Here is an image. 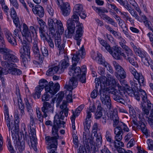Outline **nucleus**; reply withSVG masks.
Returning a JSON list of instances; mask_svg holds the SVG:
<instances>
[{
	"label": "nucleus",
	"instance_id": "33",
	"mask_svg": "<svg viewBox=\"0 0 153 153\" xmlns=\"http://www.w3.org/2000/svg\"><path fill=\"white\" fill-rule=\"evenodd\" d=\"M12 122H11V124L10 123V127H8V128L9 131H10V130H11V132L12 133V130L14 132H15L16 133H18L19 132V125H18V127L17 128H16V123H15Z\"/></svg>",
	"mask_w": 153,
	"mask_h": 153
},
{
	"label": "nucleus",
	"instance_id": "9",
	"mask_svg": "<svg viewBox=\"0 0 153 153\" xmlns=\"http://www.w3.org/2000/svg\"><path fill=\"white\" fill-rule=\"evenodd\" d=\"M36 118L33 114L30 115V124L29 126L30 133V138L31 144V147L33 148L35 151H37V138L36 137L35 128L33 126H34L35 120H36Z\"/></svg>",
	"mask_w": 153,
	"mask_h": 153
},
{
	"label": "nucleus",
	"instance_id": "25",
	"mask_svg": "<svg viewBox=\"0 0 153 153\" xmlns=\"http://www.w3.org/2000/svg\"><path fill=\"white\" fill-rule=\"evenodd\" d=\"M61 71L60 67L58 65L52 66L49 68L48 70L47 71L46 74L49 76H52L56 73L60 74L62 73V71Z\"/></svg>",
	"mask_w": 153,
	"mask_h": 153
},
{
	"label": "nucleus",
	"instance_id": "13",
	"mask_svg": "<svg viewBox=\"0 0 153 153\" xmlns=\"http://www.w3.org/2000/svg\"><path fill=\"white\" fill-rule=\"evenodd\" d=\"M121 48L118 46H113L112 48L110 47L107 51L112 55L113 57L117 60H122V56L126 59V56L122 52Z\"/></svg>",
	"mask_w": 153,
	"mask_h": 153
},
{
	"label": "nucleus",
	"instance_id": "56",
	"mask_svg": "<svg viewBox=\"0 0 153 153\" xmlns=\"http://www.w3.org/2000/svg\"><path fill=\"white\" fill-rule=\"evenodd\" d=\"M54 42L56 47H59V45L61 44L62 43L61 39L59 37H55Z\"/></svg>",
	"mask_w": 153,
	"mask_h": 153
},
{
	"label": "nucleus",
	"instance_id": "8",
	"mask_svg": "<svg viewBox=\"0 0 153 153\" xmlns=\"http://www.w3.org/2000/svg\"><path fill=\"white\" fill-rule=\"evenodd\" d=\"M38 41L34 40L33 43L32 50L36 59L38 60L40 62L42 63L43 61L44 56L46 57L48 56V52L47 48L45 46H43L41 48L42 53V55H41L38 47Z\"/></svg>",
	"mask_w": 153,
	"mask_h": 153
},
{
	"label": "nucleus",
	"instance_id": "40",
	"mask_svg": "<svg viewBox=\"0 0 153 153\" xmlns=\"http://www.w3.org/2000/svg\"><path fill=\"white\" fill-rule=\"evenodd\" d=\"M95 10L100 16H101V15L103 13L108 12V10L104 8H101V7H96Z\"/></svg>",
	"mask_w": 153,
	"mask_h": 153
},
{
	"label": "nucleus",
	"instance_id": "12",
	"mask_svg": "<svg viewBox=\"0 0 153 153\" xmlns=\"http://www.w3.org/2000/svg\"><path fill=\"white\" fill-rule=\"evenodd\" d=\"M22 27L23 29L22 33L23 36L25 37L28 41H31L32 37L34 36V33H36L37 30L32 26H30L29 29L27 25L25 23L23 24Z\"/></svg>",
	"mask_w": 153,
	"mask_h": 153
},
{
	"label": "nucleus",
	"instance_id": "21",
	"mask_svg": "<svg viewBox=\"0 0 153 153\" xmlns=\"http://www.w3.org/2000/svg\"><path fill=\"white\" fill-rule=\"evenodd\" d=\"M107 76V78L104 76V78L101 79L102 83H103L104 87H106L107 86H114L116 84V80L113 76L109 74Z\"/></svg>",
	"mask_w": 153,
	"mask_h": 153
},
{
	"label": "nucleus",
	"instance_id": "23",
	"mask_svg": "<svg viewBox=\"0 0 153 153\" xmlns=\"http://www.w3.org/2000/svg\"><path fill=\"white\" fill-rule=\"evenodd\" d=\"M32 11L34 14L42 18L44 16L45 11L43 8L39 5H36L32 8Z\"/></svg>",
	"mask_w": 153,
	"mask_h": 153
},
{
	"label": "nucleus",
	"instance_id": "35",
	"mask_svg": "<svg viewBox=\"0 0 153 153\" xmlns=\"http://www.w3.org/2000/svg\"><path fill=\"white\" fill-rule=\"evenodd\" d=\"M18 105L19 107V109L20 111V114L22 116L25 114L24 109L25 106L24 103L22 102V99L18 100Z\"/></svg>",
	"mask_w": 153,
	"mask_h": 153
},
{
	"label": "nucleus",
	"instance_id": "53",
	"mask_svg": "<svg viewBox=\"0 0 153 153\" xmlns=\"http://www.w3.org/2000/svg\"><path fill=\"white\" fill-rule=\"evenodd\" d=\"M91 122V120H88L85 119V121L83 123L85 129L86 128V129H88V130L89 129L90 127V124Z\"/></svg>",
	"mask_w": 153,
	"mask_h": 153
},
{
	"label": "nucleus",
	"instance_id": "55",
	"mask_svg": "<svg viewBox=\"0 0 153 153\" xmlns=\"http://www.w3.org/2000/svg\"><path fill=\"white\" fill-rule=\"evenodd\" d=\"M104 66L110 73L111 74L113 73L114 71L113 70L112 67L108 63H105Z\"/></svg>",
	"mask_w": 153,
	"mask_h": 153
},
{
	"label": "nucleus",
	"instance_id": "26",
	"mask_svg": "<svg viewBox=\"0 0 153 153\" xmlns=\"http://www.w3.org/2000/svg\"><path fill=\"white\" fill-rule=\"evenodd\" d=\"M60 9L62 13L64 16L68 15L70 12V7L68 2H63Z\"/></svg>",
	"mask_w": 153,
	"mask_h": 153
},
{
	"label": "nucleus",
	"instance_id": "6",
	"mask_svg": "<svg viewBox=\"0 0 153 153\" xmlns=\"http://www.w3.org/2000/svg\"><path fill=\"white\" fill-rule=\"evenodd\" d=\"M40 87L43 89L45 88V91L50 92V94L51 95L55 94L59 91L60 85L58 83H56L54 85L52 81H51L48 83L46 80L44 79H40L39 82Z\"/></svg>",
	"mask_w": 153,
	"mask_h": 153
},
{
	"label": "nucleus",
	"instance_id": "3",
	"mask_svg": "<svg viewBox=\"0 0 153 153\" xmlns=\"http://www.w3.org/2000/svg\"><path fill=\"white\" fill-rule=\"evenodd\" d=\"M78 15L82 19H85L86 16L85 12L83 11L82 5L80 4L75 5L73 9V14L71 18H69L67 22L68 30H66L65 32V35L66 38H69L72 37L75 28V23L79 22Z\"/></svg>",
	"mask_w": 153,
	"mask_h": 153
},
{
	"label": "nucleus",
	"instance_id": "32",
	"mask_svg": "<svg viewBox=\"0 0 153 153\" xmlns=\"http://www.w3.org/2000/svg\"><path fill=\"white\" fill-rule=\"evenodd\" d=\"M137 75L135 77V78L137 80L139 83V85H144V78L142 74L140 73L137 74Z\"/></svg>",
	"mask_w": 153,
	"mask_h": 153
},
{
	"label": "nucleus",
	"instance_id": "62",
	"mask_svg": "<svg viewBox=\"0 0 153 153\" xmlns=\"http://www.w3.org/2000/svg\"><path fill=\"white\" fill-rule=\"evenodd\" d=\"M98 92L97 90H94L91 93V97L93 99L95 98L97 96Z\"/></svg>",
	"mask_w": 153,
	"mask_h": 153
},
{
	"label": "nucleus",
	"instance_id": "47",
	"mask_svg": "<svg viewBox=\"0 0 153 153\" xmlns=\"http://www.w3.org/2000/svg\"><path fill=\"white\" fill-rule=\"evenodd\" d=\"M58 96L57 99V102L59 104H60L64 96V93L62 92H61L58 94Z\"/></svg>",
	"mask_w": 153,
	"mask_h": 153
},
{
	"label": "nucleus",
	"instance_id": "54",
	"mask_svg": "<svg viewBox=\"0 0 153 153\" xmlns=\"http://www.w3.org/2000/svg\"><path fill=\"white\" fill-rule=\"evenodd\" d=\"M10 51V49L6 48H0V53L3 54V55H6Z\"/></svg>",
	"mask_w": 153,
	"mask_h": 153
},
{
	"label": "nucleus",
	"instance_id": "28",
	"mask_svg": "<svg viewBox=\"0 0 153 153\" xmlns=\"http://www.w3.org/2000/svg\"><path fill=\"white\" fill-rule=\"evenodd\" d=\"M110 113V114L111 116V119L113 120V126L114 127H116V126H118V124L120 122H121L119 121V118L117 115V112L116 110H113V113L111 114Z\"/></svg>",
	"mask_w": 153,
	"mask_h": 153
},
{
	"label": "nucleus",
	"instance_id": "36",
	"mask_svg": "<svg viewBox=\"0 0 153 153\" xmlns=\"http://www.w3.org/2000/svg\"><path fill=\"white\" fill-rule=\"evenodd\" d=\"M43 90L42 88L37 86L36 87L35 89V93L33 94L34 97L36 98L37 96V98L39 99L40 98L41 94V92Z\"/></svg>",
	"mask_w": 153,
	"mask_h": 153
},
{
	"label": "nucleus",
	"instance_id": "20",
	"mask_svg": "<svg viewBox=\"0 0 153 153\" xmlns=\"http://www.w3.org/2000/svg\"><path fill=\"white\" fill-rule=\"evenodd\" d=\"M140 121L138 123L136 122L135 120L132 121L133 123L137 126L138 128L140 129L142 132L145 135H147L148 134V130L145 125L144 122L145 121L144 117L142 118L139 117Z\"/></svg>",
	"mask_w": 153,
	"mask_h": 153
},
{
	"label": "nucleus",
	"instance_id": "41",
	"mask_svg": "<svg viewBox=\"0 0 153 153\" xmlns=\"http://www.w3.org/2000/svg\"><path fill=\"white\" fill-rule=\"evenodd\" d=\"M122 48L126 51V53L127 54L128 56H132L133 53H132V51L128 48V46L125 45Z\"/></svg>",
	"mask_w": 153,
	"mask_h": 153
},
{
	"label": "nucleus",
	"instance_id": "22",
	"mask_svg": "<svg viewBox=\"0 0 153 153\" xmlns=\"http://www.w3.org/2000/svg\"><path fill=\"white\" fill-rule=\"evenodd\" d=\"M113 63L115 69L117 71V77H119L122 79L125 78L126 75L124 69L115 61H113Z\"/></svg>",
	"mask_w": 153,
	"mask_h": 153
},
{
	"label": "nucleus",
	"instance_id": "38",
	"mask_svg": "<svg viewBox=\"0 0 153 153\" xmlns=\"http://www.w3.org/2000/svg\"><path fill=\"white\" fill-rule=\"evenodd\" d=\"M117 133L116 132V135L115 137V140L117 142L120 141L123 138L122 135L123 132L120 131H117Z\"/></svg>",
	"mask_w": 153,
	"mask_h": 153
},
{
	"label": "nucleus",
	"instance_id": "2",
	"mask_svg": "<svg viewBox=\"0 0 153 153\" xmlns=\"http://www.w3.org/2000/svg\"><path fill=\"white\" fill-rule=\"evenodd\" d=\"M63 111L60 112L59 114H56L54 118L53 125L52 128V136H46L45 137L46 140L48 142L47 148L48 149L55 148L56 149L58 145V139L59 138L58 134V129L61 127L64 128L65 122L60 120H63L64 116L62 115Z\"/></svg>",
	"mask_w": 153,
	"mask_h": 153
},
{
	"label": "nucleus",
	"instance_id": "4",
	"mask_svg": "<svg viewBox=\"0 0 153 153\" xmlns=\"http://www.w3.org/2000/svg\"><path fill=\"white\" fill-rule=\"evenodd\" d=\"M131 87L129 86L125 88V90L128 94L134 96L138 101L140 100V96L142 98L143 102L148 100L146 92L142 89H139L137 84L130 81Z\"/></svg>",
	"mask_w": 153,
	"mask_h": 153
},
{
	"label": "nucleus",
	"instance_id": "31",
	"mask_svg": "<svg viewBox=\"0 0 153 153\" xmlns=\"http://www.w3.org/2000/svg\"><path fill=\"white\" fill-rule=\"evenodd\" d=\"M103 108L100 105H98L97 107V111L95 114V118L96 119L100 118L102 115Z\"/></svg>",
	"mask_w": 153,
	"mask_h": 153
},
{
	"label": "nucleus",
	"instance_id": "46",
	"mask_svg": "<svg viewBox=\"0 0 153 153\" xmlns=\"http://www.w3.org/2000/svg\"><path fill=\"white\" fill-rule=\"evenodd\" d=\"M25 101L27 109L28 112H30V111L32 110V106L31 104L29 102L27 98L25 99Z\"/></svg>",
	"mask_w": 153,
	"mask_h": 153
},
{
	"label": "nucleus",
	"instance_id": "57",
	"mask_svg": "<svg viewBox=\"0 0 153 153\" xmlns=\"http://www.w3.org/2000/svg\"><path fill=\"white\" fill-rule=\"evenodd\" d=\"M79 81L82 83H85L86 82V74L82 73L81 76L79 78Z\"/></svg>",
	"mask_w": 153,
	"mask_h": 153
},
{
	"label": "nucleus",
	"instance_id": "59",
	"mask_svg": "<svg viewBox=\"0 0 153 153\" xmlns=\"http://www.w3.org/2000/svg\"><path fill=\"white\" fill-rule=\"evenodd\" d=\"M119 143L115 142L114 144V148L116 149L119 148L124 146V143L123 142H118Z\"/></svg>",
	"mask_w": 153,
	"mask_h": 153
},
{
	"label": "nucleus",
	"instance_id": "15",
	"mask_svg": "<svg viewBox=\"0 0 153 153\" xmlns=\"http://www.w3.org/2000/svg\"><path fill=\"white\" fill-rule=\"evenodd\" d=\"M76 24L77 29L75 33H74L75 29L74 30V32L73 33L72 35L74 33V39L77 41L76 44L77 45H80L82 39V36L83 33L82 28L83 27V25L82 23H80L79 22L78 23Z\"/></svg>",
	"mask_w": 153,
	"mask_h": 153
},
{
	"label": "nucleus",
	"instance_id": "24",
	"mask_svg": "<svg viewBox=\"0 0 153 153\" xmlns=\"http://www.w3.org/2000/svg\"><path fill=\"white\" fill-rule=\"evenodd\" d=\"M3 57L4 59L8 63L9 62L7 61L14 63H17L19 62V59L17 57L13 54H11L10 51L6 55H3Z\"/></svg>",
	"mask_w": 153,
	"mask_h": 153
},
{
	"label": "nucleus",
	"instance_id": "14",
	"mask_svg": "<svg viewBox=\"0 0 153 153\" xmlns=\"http://www.w3.org/2000/svg\"><path fill=\"white\" fill-rule=\"evenodd\" d=\"M125 88L123 90L120 91L113 89L110 91L113 99L115 101L121 104H124L125 101L123 99V95L125 94Z\"/></svg>",
	"mask_w": 153,
	"mask_h": 153
},
{
	"label": "nucleus",
	"instance_id": "17",
	"mask_svg": "<svg viewBox=\"0 0 153 153\" xmlns=\"http://www.w3.org/2000/svg\"><path fill=\"white\" fill-rule=\"evenodd\" d=\"M2 64L4 66L7 65L8 67H10L9 74L14 75H19L22 73V71L19 69L15 67H17L16 64L13 63H8L7 62H3Z\"/></svg>",
	"mask_w": 153,
	"mask_h": 153
},
{
	"label": "nucleus",
	"instance_id": "37",
	"mask_svg": "<svg viewBox=\"0 0 153 153\" xmlns=\"http://www.w3.org/2000/svg\"><path fill=\"white\" fill-rule=\"evenodd\" d=\"M49 93H50V92L46 91L44 93L42 98V101L44 102L48 101L50 97L52 96L53 95H51V94H51V95H50L49 94Z\"/></svg>",
	"mask_w": 153,
	"mask_h": 153
},
{
	"label": "nucleus",
	"instance_id": "48",
	"mask_svg": "<svg viewBox=\"0 0 153 153\" xmlns=\"http://www.w3.org/2000/svg\"><path fill=\"white\" fill-rule=\"evenodd\" d=\"M59 47H56L58 49L59 51V53H63L64 52V48L65 47V44L64 43H61V44L59 45Z\"/></svg>",
	"mask_w": 153,
	"mask_h": 153
},
{
	"label": "nucleus",
	"instance_id": "50",
	"mask_svg": "<svg viewBox=\"0 0 153 153\" xmlns=\"http://www.w3.org/2000/svg\"><path fill=\"white\" fill-rule=\"evenodd\" d=\"M5 119L6 120L7 125V127H9L10 126V123L11 120L10 118L9 113L4 114Z\"/></svg>",
	"mask_w": 153,
	"mask_h": 153
},
{
	"label": "nucleus",
	"instance_id": "63",
	"mask_svg": "<svg viewBox=\"0 0 153 153\" xmlns=\"http://www.w3.org/2000/svg\"><path fill=\"white\" fill-rule=\"evenodd\" d=\"M136 53L137 55H138L141 57V59L146 56V55L144 52H142L139 50Z\"/></svg>",
	"mask_w": 153,
	"mask_h": 153
},
{
	"label": "nucleus",
	"instance_id": "5",
	"mask_svg": "<svg viewBox=\"0 0 153 153\" xmlns=\"http://www.w3.org/2000/svg\"><path fill=\"white\" fill-rule=\"evenodd\" d=\"M84 146H80L77 150V153H87L85 147L88 149L90 148L89 143L90 144L91 150L92 153H99L98 149L95 145V143L92 137L90 136L88 133L84 132L83 134Z\"/></svg>",
	"mask_w": 153,
	"mask_h": 153
},
{
	"label": "nucleus",
	"instance_id": "19",
	"mask_svg": "<svg viewBox=\"0 0 153 153\" xmlns=\"http://www.w3.org/2000/svg\"><path fill=\"white\" fill-rule=\"evenodd\" d=\"M22 47L20 50L19 52L22 55H27L29 60H30V44L25 40H23L22 42Z\"/></svg>",
	"mask_w": 153,
	"mask_h": 153
},
{
	"label": "nucleus",
	"instance_id": "11",
	"mask_svg": "<svg viewBox=\"0 0 153 153\" xmlns=\"http://www.w3.org/2000/svg\"><path fill=\"white\" fill-rule=\"evenodd\" d=\"M109 89L108 87H104L103 88H101L99 90L100 98L102 103L106 105L108 108L110 109L111 107V101L110 99Z\"/></svg>",
	"mask_w": 153,
	"mask_h": 153
},
{
	"label": "nucleus",
	"instance_id": "34",
	"mask_svg": "<svg viewBox=\"0 0 153 153\" xmlns=\"http://www.w3.org/2000/svg\"><path fill=\"white\" fill-rule=\"evenodd\" d=\"M3 62H6V61H2L1 62V65L5 67V68H3L1 70H0V75L2 76L6 75L8 73H9V70H10V67H8L7 65L5 66H4L2 65V63Z\"/></svg>",
	"mask_w": 153,
	"mask_h": 153
},
{
	"label": "nucleus",
	"instance_id": "16",
	"mask_svg": "<svg viewBox=\"0 0 153 153\" xmlns=\"http://www.w3.org/2000/svg\"><path fill=\"white\" fill-rule=\"evenodd\" d=\"M43 106L41 110L43 113V117L46 118L48 115L53 112V106L52 103H50L46 101H44L42 103Z\"/></svg>",
	"mask_w": 153,
	"mask_h": 153
},
{
	"label": "nucleus",
	"instance_id": "58",
	"mask_svg": "<svg viewBox=\"0 0 153 153\" xmlns=\"http://www.w3.org/2000/svg\"><path fill=\"white\" fill-rule=\"evenodd\" d=\"M105 137L107 141L112 139L111 134L109 131H106L105 135Z\"/></svg>",
	"mask_w": 153,
	"mask_h": 153
},
{
	"label": "nucleus",
	"instance_id": "29",
	"mask_svg": "<svg viewBox=\"0 0 153 153\" xmlns=\"http://www.w3.org/2000/svg\"><path fill=\"white\" fill-rule=\"evenodd\" d=\"M123 130L125 131L128 132L129 130L127 125L124 123L121 122L118 124V126H117L114 129V133L116 134L117 131H119L123 132Z\"/></svg>",
	"mask_w": 153,
	"mask_h": 153
},
{
	"label": "nucleus",
	"instance_id": "44",
	"mask_svg": "<svg viewBox=\"0 0 153 153\" xmlns=\"http://www.w3.org/2000/svg\"><path fill=\"white\" fill-rule=\"evenodd\" d=\"M36 113L37 117L39 119V121L40 122L42 123L43 121V118H45V117H43V114L42 115L41 111H39V110H37V109H36Z\"/></svg>",
	"mask_w": 153,
	"mask_h": 153
},
{
	"label": "nucleus",
	"instance_id": "30",
	"mask_svg": "<svg viewBox=\"0 0 153 153\" xmlns=\"http://www.w3.org/2000/svg\"><path fill=\"white\" fill-rule=\"evenodd\" d=\"M14 144L15 146H16L17 145V147L18 146H19V151H22L24 150L25 148V142L24 140H22L21 141H20L19 138H18V140H14Z\"/></svg>",
	"mask_w": 153,
	"mask_h": 153
},
{
	"label": "nucleus",
	"instance_id": "1",
	"mask_svg": "<svg viewBox=\"0 0 153 153\" xmlns=\"http://www.w3.org/2000/svg\"><path fill=\"white\" fill-rule=\"evenodd\" d=\"M85 52L84 49H82L77 51L76 53L73 54L72 57V65L70 68H69V74L72 76L70 79L68 85L65 84V87L67 89H72L76 88L78 85L76 79L75 77L78 76L81 74L82 72L81 70L79 67H75L79 60L81 57L82 59L85 57Z\"/></svg>",
	"mask_w": 153,
	"mask_h": 153
},
{
	"label": "nucleus",
	"instance_id": "61",
	"mask_svg": "<svg viewBox=\"0 0 153 153\" xmlns=\"http://www.w3.org/2000/svg\"><path fill=\"white\" fill-rule=\"evenodd\" d=\"M84 105H81L79 106L76 110L75 111V113L76 114V115L79 114L81 111H82L83 108H84Z\"/></svg>",
	"mask_w": 153,
	"mask_h": 153
},
{
	"label": "nucleus",
	"instance_id": "42",
	"mask_svg": "<svg viewBox=\"0 0 153 153\" xmlns=\"http://www.w3.org/2000/svg\"><path fill=\"white\" fill-rule=\"evenodd\" d=\"M64 88L67 90L68 91H69V94H68L66 97V100L68 102H73L72 99V90L74 88L72 89H67L64 87Z\"/></svg>",
	"mask_w": 153,
	"mask_h": 153
},
{
	"label": "nucleus",
	"instance_id": "7",
	"mask_svg": "<svg viewBox=\"0 0 153 153\" xmlns=\"http://www.w3.org/2000/svg\"><path fill=\"white\" fill-rule=\"evenodd\" d=\"M49 31V34L51 33L53 36L56 28L59 32L62 33L64 30L62 22L60 20L56 19L49 18L48 25Z\"/></svg>",
	"mask_w": 153,
	"mask_h": 153
},
{
	"label": "nucleus",
	"instance_id": "52",
	"mask_svg": "<svg viewBox=\"0 0 153 153\" xmlns=\"http://www.w3.org/2000/svg\"><path fill=\"white\" fill-rule=\"evenodd\" d=\"M147 143L148 148L149 150H153V141L150 139H148L147 140Z\"/></svg>",
	"mask_w": 153,
	"mask_h": 153
},
{
	"label": "nucleus",
	"instance_id": "18",
	"mask_svg": "<svg viewBox=\"0 0 153 153\" xmlns=\"http://www.w3.org/2000/svg\"><path fill=\"white\" fill-rule=\"evenodd\" d=\"M19 30L17 29H16L14 32V37L12 35L9 31H7L5 33V36L8 41L11 45L13 46H15L17 44L15 37L19 36L18 33Z\"/></svg>",
	"mask_w": 153,
	"mask_h": 153
},
{
	"label": "nucleus",
	"instance_id": "27",
	"mask_svg": "<svg viewBox=\"0 0 153 153\" xmlns=\"http://www.w3.org/2000/svg\"><path fill=\"white\" fill-rule=\"evenodd\" d=\"M69 59L68 56H65L64 59L62 60L59 63L58 66L60 67V71L63 72L64 69L69 65Z\"/></svg>",
	"mask_w": 153,
	"mask_h": 153
},
{
	"label": "nucleus",
	"instance_id": "64",
	"mask_svg": "<svg viewBox=\"0 0 153 153\" xmlns=\"http://www.w3.org/2000/svg\"><path fill=\"white\" fill-rule=\"evenodd\" d=\"M12 18L13 19V22L14 23L16 26V27H18L19 25V22L18 17L17 16H16L15 17Z\"/></svg>",
	"mask_w": 153,
	"mask_h": 153
},
{
	"label": "nucleus",
	"instance_id": "45",
	"mask_svg": "<svg viewBox=\"0 0 153 153\" xmlns=\"http://www.w3.org/2000/svg\"><path fill=\"white\" fill-rule=\"evenodd\" d=\"M45 40L48 42V45L51 48L53 49L54 47V45L51 37H49L48 38H46Z\"/></svg>",
	"mask_w": 153,
	"mask_h": 153
},
{
	"label": "nucleus",
	"instance_id": "49",
	"mask_svg": "<svg viewBox=\"0 0 153 153\" xmlns=\"http://www.w3.org/2000/svg\"><path fill=\"white\" fill-rule=\"evenodd\" d=\"M102 137L101 134H97L96 137V144L98 146L102 144Z\"/></svg>",
	"mask_w": 153,
	"mask_h": 153
},
{
	"label": "nucleus",
	"instance_id": "51",
	"mask_svg": "<svg viewBox=\"0 0 153 153\" xmlns=\"http://www.w3.org/2000/svg\"><path fill=\"white\" fill-rule=\"evenodd\" d=\"M129 71L133 75L134 78L137 75V74L138 73L135 68L132 66H129Z\"/></svg>",
	"mask_w": 153,
	"mask_h": 153
},
{
	"label": "nucleus",
	"instance_id": "60",
	"mask_svg": "<svg viewBox=\"0 0 153 153\" xmlns=\"http://www.w3.org/2000/svg\"><path fill=\"white\" fill-rule=\"evenodd\" d=\"M16 94L18 98V100L20 99H22L21 97V95L20 92V89L18 85H16Z\"/></svg>",
	"mask_w": 153,
	"mask_h": 153
},
{
	"label": "nucleus",
	"instance_id": "10",
	"mask_svg": "<svg viewBox=\"0 0 153 153\" xmlns=\"http://www.w3.org/2000/svg\"><path fill=\"white\" fill-rule=\"evenodd\" d=\"M141 105L143 111L142 115L144 116L146 114L145 117L148 118V121L153 122V105L148 100L142 102Z\"/></svg>",
	"mask_w": 153,
	"mask_h": 153
},
{
	"label": "nucleus",
	"instance_id": "39",
	"mask_svg": "<svg viewBox=\"0 0 153 153\" xmlns=\"http://www.w3.org/2000/svg\"><path fill=\"white\" fill-rule=\"evenodd\" d=\"M98 39L100 43L103 46L105 47V49L107 51L109 49V48H110V46L109 44L107 43V42L100 38H98Z\"/></svg>",
	"mask_w": 153,
	"mask_h": 153
},
{
	"label": "nucleus",
	"instance_id": "43",
	"mask_svg": "<svg viewBox=\"0 0 153 153\" xmlns=\"http://www.w3.org/2000/svg\"><path fill=\"white\" fill-rule=\"evenodd\" d=\"M7 141H8L7 146L9 151L11 153H15L14 149L11 145L10 139H8V136H7Z\"/></svg>",
	"mask_w": 153,
	"mask_h": 153
}]
</instances>
